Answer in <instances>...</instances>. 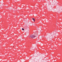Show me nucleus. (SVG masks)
Masks as SVG:
<instances>
[{
  "instance_id": "nucleus-1",
  "label": "nucleus",
  "mask_w": 62,
  "mask_h": 62,
  "mask_svg": "<svg viewBox=\"0 0 62 62\" xmlns=\"http://www.w3.org/2000/svg\"><path fill=\"white\" fill-rule=\"evenodd\" d=\"M36 36L33 35H30L29 36V37L31 38H33L35 37Z\"/></svg>"
},
{
  "instance_id": "nucleus-3",
  "label": "nucleus",
  "mask_w": 62,
  "mask_h": 62,
  "mask_svg": "<svg viewBox=\"0 0 62 62\" xmlns=\"http://www.w3.org/2000/svg\"><path fill=\"white\" fill-rule=\"evenodd\" d=\"M22 30L23 31H24V29L23 28H22Z\"/></svg>"
},
{
  "instance_id": "nucleus-4",
  "label": "nucleus",
  "mask_w": 62,
  "mask_h": 62,
  "mask_svg": "<svg viewBox=\"0 0 62 62\" xmlns=\"http://www.w3.org/2000/svg\"><path fill=\"white\" fill-rule=\"evenodd\" d=\"M14 47V46L13 47Z\"/></svg>"
},
{
  "instance_id": "nucleus-2",
  "label": "nucleus",
  "mask_w": 62,
  "mask_h": 62,
  "mask_svg": "<svg viewBox=\"0 0 62 62\" xmlns=\"http://www.w3.org/2000/svg\"><path fill=\"white\" fill-rule=\"evenodd\" d=\"M32 19H33V21H34V22H35V18H32Z\"/></svg>"
}]
</instances>
